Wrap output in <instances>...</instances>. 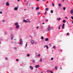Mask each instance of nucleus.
<instances>
[{"label": "nucleus", "mask_w": 73, "mask_h": 73, "mask_svg": "<svg viewBox=\"0 0 73 73\" xmlns=\"http://www.w3.org/2000/svg\"><path fill=\"white\" fill-rule=\"evenodd\" d=\"M51 28H52V29H53V27H51Z\"/></svg>", "instance_id": "obj_64"}, {"label": "nucleus", "mask_w": 73, "mask_h": 73, "mask_svg": "<svg viewBox=\"0 0 73 73\" xmlns=\"http://www.w3.org/2000/svg\"><path fill=\"white\" fill-rule=\"evenodd\" d=\"M60 27H61V25H60Z\"/></svg>", "instance_id": "obj_56"}, {"label": "nucleus", "mask_w": 73, "mask_h": 73, "mask_svg": "<svg viewBox=\"0 0 73 73\" xmlns=\"http://www.w3.org/2000/svg\"><path fill=\"white\" fill-rule=\"evenodd\" d=\"M72 24H73V21H72Z\"/></svg>", "instance_id": "obj_59"}, {"label": "nucleus", "mask_w": 73, "mask_h": 73, "mask_svg": "<svg viewBox=\"0 0 73 73\" xmlns=\"http://www.w3.org/2000/svg\"><path fill=\"white\" fill-rule=\"evenodd\" d=\"M67 36H69V33H68L67 34Z\"/></svg>", "instance_id": "obj_32"}, {"label": "nucleus", "mask_w": 73, "mask_h": 73, "mask_svg": "<svg viewBox=\"0 0 73 73\" xmlns=\"http://www.w3.org/2000/svg\"><path fill=\"white\" fill-rule=\"evenodd\" d=\"M60 69H62V68L60 67Z\"/></svg>", "instance_id": "obj_57"}, {"label": "nucleus", "mask_w": 73, "mask_h": 73, "mask_svg": "<svg viewBox=\"0 0 73 73\" xmlns=\"http://www.w3.org/2000/svg\"><path fill=\"white\" fill-rule=\"evenodd\" d=\"M42 58H41L40 59V62H42Z\"/></svg>", "instance_id": "obj_21"}, {"label": "nucleus", "mask_w": 73, "mask_h": 73, "mask_svg": "<svg viewBox=\"0 0 73 73\" xmlns=\"http://www.w3.org/2000/svg\"><path fill=\"white\" fill-rule=\"evenodd\" d=\"M57 20H59V21H60V20H61V18H57Z\"/></svg>", "instance_id": "obj_11"}, {"label": "nucleus", "mask_w": 73, "mask_h": 73, "mask_svg": "<svg viewBox=\"0 0 73 73\" xmlns=\"http://www.w3.org/2000/svg\"><path fill=\"white\" fill-rule=\"evenodd\" d=\"M38 15H40V12H38Z\"/></svg>", "instance_id": "obj_33"}, {"label": "nucleus", "mask_w": 73, "mask_h": 73, "mask_svg": "<svg viewBox=\"0 0 73 73\" xmlns=\"http://www.w3.org/2000/svg\"><path fill=\"white\" fill-rule=\"evenodd\" d=\"M71 17L72 18L71 19H72V20H73V17L72 16Z\"/></svg>", "instance_id": "obj_38"}, {"label": "nucleus", "mask_w": 73, "mask_h": 73, "mask_svg": "<svg viewBox=\"0 0 73 73\" xmlns=\"http://www.w3.org/2000/svg\"><path fill=\"white\" fill-rule=\"evenodd\" d=\"M63 23H66V21L65 20H63Z\"/></svg>", "instance_id": "obj_12"}, {"label": "nucleus", "mask_w": 73, "mask_h": 73, "mask_svg": "<svg viewBox=\"0 0 73 73\" xmlns=\"http://www.w3.org/2000/svg\"><path fill=\"white\" fill-rule=\"evenodd\" d=\"M20 44L21 45L23 44V40L22 39H21Z\"/></svg>", "instance_id": "obj_1"}, {"label": "nucleus", "mask_w": 73, "mask_h": 73, "mask_svg": "<svg viewBox=\"0 0 73 73\" xmlns=\"http://www.w3.org/2000/svg\"><path fill=\"white\" fill-rule=\"evenodd\" d=\"M50 13H53V10H51L50 11Z\"/></svg>", "instance_id": "obj_22"}, {"label": "nucleus", "mask_w": 73, "mask_h": 73, "mask_svg": "<svg viewBox=\"0 0 73 73\" xmlns=\"http://www.w3.org/2000/svg\"><path fill=\"white\" fill-rule=\"evenodd\" d=\"M63 9V10L65 11V9H66V8L65 7H63L62 8Z\"/></svg>", "instance_id": "obj_18"}, {"label": "nucleus", "mask_w": 73, "mask_h": 73, "mask_svg": "<svg viewBox=\"0 0 73 73\" xmlns=\"http://www.w3.org/2000/svg\"><path fill=\"white\" fill-rule=\"evenodd\" d=\"M62 1H63V2H64V0H62Z\"/></svg>", "instance_id": "obj_53"}, {"label": "nucleus", "mask_w": 73, "mask_h": 73, "mask_svg": "<svg viewBox=\"0 0 73 73\" xmlns=\"http://www.w3.org/2000/svg\"><path fill=\"white\" fill-rule=\"evenodd\" d=\"M30 68L32 70H33V68L31 66H30Z\"/></svg>", "instance_id": "obj_8"}, {"label": "nucleus", "mask_w": 73, "mask_h": 73, "mask_svg": "<svg viewBox=\"0 0 73 73\" xmlns=\"http://www.w3.org/2000/svg\"><path fill=\"white\" fill-rule=\"evenodd\" d=\"M46 11H48V10H49V8H46Z\"/></svg>", "instance_id": "obj_19"}, {"label": "nucleus", "mask_w": 73, "mask_h": 73, "mask_svg": "<svg viewBox=\"0 0 73 73\" xmlns=\"http://www.w3.org/2000/svg\"><path fill=\"white\" fill-rule=\"evenodd\" d=\"M38 27H36V29H38Z\"/></svg>", "instance_id": "obj_50"}, {"label": "nucleus", "mask_w": 73, "mask_h": 73, "mask_svg": "<svg viewBox=\"0 0 73 73\" xmlns=\"http://www.w3.org/2000/svg\"><path fill=\"white\" fill-rule=\"evenodd\" d=\"M5 59L6 60H8V58H5Z\"/></svg>", "instance_id": "obj_35"}, {"label": "nucleus", "mask_w": 73, "mask_h": 73, "mask_svg": "<svg viewBox=\"0 0 73 73\" xmlns=\"http://www.w3.org/2000/svg\"><path fill=\"white\" fill-rule=\"evenodd\" d=\"M38 57H40V54H39L38 55H37Z\"/></svg>", "instance_id": "obj_28"}, {"label": "nucleus", "mask_w": 73, "mask_h": 73, "mask_svg": "<svg viewBox=\"0 0 73 73\" xmlns=\"http://www.w3.org/2000/svg\"><path fill=\"white\" fill-rule=\"evenodd\" d=\"M47 29L48 31H50V27L49 26Z\"/></svg>", "instance_id": "obj_2"}, {"label": "nucleus", "mask_w": 73, "mask_h": 73, "mask_svg": "<svg viewBox=\"0 0 73 73\" xmlns=\"http://www.w3.org/2000/svg\"><path fill=\"white\" fill-rule=\"evenodd\" d=\"M64 27H65V24L64 23L63 24L62 28V29H64Z\"/></svg>", "instance_id": "obj_5"}, {"label": "nucleus", "mask_w": 73, "mask_h": 73, "mask_svg": "<svg viewBox=\"0 0 73 73\" xmlns=\"http://www.w3.org/2000/svg\"><path fill=\"white\" fill-rule=\"evenodd\" d=\"M35 44H37V43H36V42H35Z\"/></svg>", "instance_id": "obj_58"}, {"label": "nucleus", "mask_w": 73, "mask_h": 73, "mask_svg": "<svg viewBox=\"0 0 73 73\" xmlns=\"http://www.w3.org/2000/svg\"><path fill=\"white\" fill-rule=\"evenodd\" d=\"M16 60L17 61H19V59H16Z\"/></svg>", "instance_id": "obj_43"}, {"label": "nucleus", "mask_w": 73, "mask_h": 73, "mask_svg": "<svg viewBox=\"0 0 73 73\" xmlns=\"http://www.w3.org/2000/svg\"><path fill=\"white\" fill-rule=\"evenodd\" d=\"M19 23L17 22H16V23H15V25H16V26H17V25H18Z\"/></svg>", "instance_id": "obj_6"}, {"label": "nucleus", "mask_w": 73, "mask_h": 73, "mask_svg": "<svg viewBox=\"0 0 73 73\" xmlns=\"http://www.w3.org/2000/svg\"><path fill=\"white\" fill-rule=\"evenodd\" d=\"M58 29H60V26H59L58 28Z\"/></svg>", "instance_id": "obj_41"}, {"label": "nucleus", "mask_w": 73, "mask_h": 73, "mask_svg": "<svg viewBox=\"0 0 73 73\" xmlns=\"http://www.w3.org/2000/svg\"><path fill=\"white\" fill-rule=\"evenodd\" d=\"M52 6L53 7H54V3H52Z\"/></svg>", "instance_id": "obj_30"}, {"label": "nucleus", "mask_w": 73, "mask_h": 73, "mask_svg": "<svg viewBox=\"0 0 73 73\" xmlns=\"http://www.w3.org/2000/svg\"><path fill=\"white\" fill-rule=\"evenodd\" d=\"M46 1V0H43V1Z\"/></svg>", "instance_id": "obj_52"}, {"label": "nucleus", "mask_w": 73, "mask_h": 73, "mask_svg": "<svg viewBox=\"0 0 73 73\" xmlns=\"http://www.w3.org/2000/svg\"><path fill=\"white\" fill-rule=\"evenodd\" d=\"M23 22H25V23H27V21L25 20H23Z\"/></svg>", "instance_id": "obj_17"}, {"label": "nucleus", "mask_w": 73, "mask_h": 73, "mask_svg": "<svg viewBox=\"0 0 73 73\" xmlns=\"http://www.w3.org/2000/svg\"><path fill=\"white\" fill-rule=\"evenodd\" d=\"M37 1H39L40 0H36Z\"/></svg>", "instance_id": "obj_60"}, {"label": "nucleus", "mask_w": 73, "mask_h": 73, "mask_svg": "<svg viewBox=\"0 0 73 73\" xmlns=\"http://www.w3.org/2000/svg\"><path fill=\"white\" fill-rule=\"evenodd\" d=\"M13 38V37H12L11 38V40H12Z\"/></svg>", "instance_id": "obj_46"}, {"label": "nucleus", "mask_w": 73, "mask_h": 73, "mask_svg": "<svg viewBox=\"0 0 73 73\" xmlns=\"http://www.w3.org/2000/svg\"><path fill=\"white\" fill-rule=\"evenodd\" d=\"M33 62H34V63L35 62V60H33Z\"/></svg>", "instance_id": "obj_31"}, {"label": "nucleus", "mask_w": 73, "mask_h": 73, "mask_svg": "<svg viewBox=\"0 0 73 73\" xmlns=\"http://www.w3.org/2000/svg\"><path fill=\"white\" fill-rule=\"evenodd\" d=\"M51 60H53V58L52 57L51 59Z\"/></svg>", "instance_id": "obj_34"}, {"label": "nucleus", "mask_w": 73, "mask_h": 73, "mask_svg": "<svg viewBox=\"0 0 73 73\" xmlns=\"http://www.w3.org/2000/svg\"><path fill=\"white\" fill-rule=\"evenodd\" d=\"M0 14H2L3 13L1 11L0 12Z\"/></svg>", "instance_id": "obj_44"}, {"label": "nucleus", "mask_w": 73, "mask_h": 73, "mask_svg": "<svg viewBox=\"0 0 73 73\" xmlns=\"http://www.w3.org/2000/svg\"><path fill=\"white\" fill-rule=\"evenodd\" d=\"M39 8H40L39 7H37L36 8V10H37L38 9H39Z\"/></svg>", "instance_id": "obj_14"}, {"label": "nucleus", "mask_w": 73, "mask_h": 73, "mask_svg": "<svg viewBox=\"0 0 73 73\" xmlns=\"http://www.w3.org/2000/svg\"><path fill=\"white\" fill-rule=\"evenodd\" d=\"M25 11H26V9H25Z\"/></svg>", "instance_id": "obj_63"}, {"label": "nucleus", "mask_w": 73, "mask_h": 73, "mask_svg": "<svg viewBox=\"0 0 73 73\" xmlns=\"http://www.w3.org/2000/svg\"><path fill=\"white\" fill-rule=\"evenodd\" d=\"M46 12H45L44 13V15H46Z\"/></svg>", "instance_id": "obj_45"}, {"label": "nucleus", "mask_w": 73, "mask_h": 73, "mask_svg": "<svg viewBox=\"0 0 73 73\" xmlns=\"http://www.w3.org/2000/svg\"><path fill=\"white\" fill-rule=\"evenodd\" d=\"M53 48H54V49H55V48H56V47L55 46H53Z\"/></svg>", "instance_id": "obj_27"}, {"label": "nucleus", "mask_w": 73, "mask_h": 73, "mask_svg": "<svg viewBox=\"0 0 73 73\" xmlns=\"http://www.w3.org/2000/svg\"><path fill=\"white\" fill-rule=\"evenodd\" d=\"M45 47H46V46H44V48H45Z\"/></svg>", "instance_id": "obj_49"}, {"label": "nucleus", "mask_w": 73, "mask_h": 73, "mask_svg": "<svg viewBox=\"0 0 73 73\" xmlns=\"http://www.w3.org/2000/svg\"><path fill=\"white\" fill-rule=\"evenodd\" d=\"M58 6H59V7H61V6H62V5H61V4L59 3L58 4Z\"/></svg>", "instance_id": "obj_20"}, {"label": "nucleus", "mask_w": 73, "mask_h": 73, "mask_svg": "<svg viewBox=\"0 0 73 73\" xmlns=\"http://www.w3.org/2000/svg\"><path fill=\"white\" fill-rule=\"evenodd\" d=\"M44 18H45V16H44Z\"/></svg>", "instance_id": "obj_62"}, {"label": "nucleus", "mask_w": 73, "mask_h": 73, "mask_svg": "<svg viewBox=\"0 0 73 73\" xmlns=\"http://www.w3.org/2000/svg\"><path fill=\"white\" fill-rule=\"evenodd\" d=\"M31 44H33L35 43V40H31Z\"/></svg>", "instance_id": "obj_3"}, {"label": "nucleus", "mask_w": 73, "mask_h": 73, "mask_svg": "<svg viewBox=\"0 0 73 73\" xmlns=\"http://www.w3.org/2000/svg\"><path fill=\"white\" fill-rule=\"evenodd\" d=\"M14 49H17V48H16V47H14Z\"/></svg>", "instance_id": "obj_37"}, {"label": "nucleus", "mask_w": 73, "mask_h": 73, "mask_svg": "<svg viewBox=\"0 0 73 73\" xmlns=\"http://www.w3.org/2000/svg\"><path fill=\"white\" fill-rule=\"evenodd\" d=\"M28 42H27L26 44V45H25V48H26V47H27V44Z\"/></svg>", "instance_id": "obj_23"}, {"label": "nucleus", "mask_w": 73, "mask_h": 73, "mask_svg": "<svg viewBox=\"0 0 73 73\" xmlns=\"http://www.w3.org/2000/svg\"><path fill=\"white\" fill-rule=\"evenodd\" d=\"M2 21H3V22H5V20H3Z\"/></svg>", "instance_id": "obj_47"}, {"label": "nucleus", "mask_w": 73, "mask_h": 73, "mask_svg": "<svg viewBox=\"0 0 73 73\" xmlns=\"http://www.w3.org/2000/svg\"><path fill=\"white\" fill-rule=\"evenodd\" d=\"M17 9H18V8L17 7H15L14 8L15 10L16 11L17 10Z\"/></svg>", "instance_id": "obj_13"}, {"label": "nucleus", "mask_w": 73, "mask_h": 73, "mask_svg": "<svg viewBox=\"0 0 73 73\" xmlns=\"http://www.w3.org/2000/svg\"><path fill=\"white\" fill-rule=\"evenodd\" d=\"M20 26L19 25H17V26H16V29H19V27Z\"/></svg>", "instance_id": "obj_4"}, {"label": "nucleus", "mask_w": 73, "mask_h": 73, "mask_svg": "<svg viewBox=\"0 0 73 73\" xmlns=\"http://www.w3.org/2000/svg\"><path fill=\"white\" fill-rule=\"evenodd\" d=\"M49 45H50V46H51V44H49Z\"/></svg>", "instance_id": "obj_51"}, {"label": "nucleus", "mask_w": 73, "mask_h": 73, "mask_svg": "<svg viewBox=\"0 0 73 73\" xmlns=\"http://www.w3.org/2000/svg\"><path fill=\"white\" fill-rule=\"evenodd\" d=\"M6 5L7 6H8L9 5V3H8V2H7L6 3Z\"/></svg>", "instance_id": "obj_10"}, {"label": "nucleus", "mask_w": 73, "mask_h": 73, "mask_svg": "<svg viewBox=\"0 0 73 73\" xmlns=\"http://www.w3.org/2000/svg\"><path fill=\"white\" fill-rule=\"evenodd\" d=\"M46 21H48V19H46Z\"/></svg>", "instance_id": "obj_39"}, {"label": "nucleus", "mask_w": 73, "mask_h": 73, "mask_svg": "<svg viewBox=\"0 0 73 73\" xmlns=\"http://www.w3.org/2000/svg\"><path fill=\"white\" fill-rule=\"evenodd\" d=\"M46 47H47V49H48L49 48V47L48 46H46Z\"/></svg>", "instance_id": "obj_25"}, {"label": "nucleus", "mask_w": 73, "mask_h": 73, "mask_svg": "<svg viewBox=\"0 0 73 73\" xmlns=\"http://www.w3.org/2000/svg\"><path fill=\"white\" fill-rule=\"evenodd\" d=\"M41 39H42V40L44 39V37H43V36H42L41 37Z\"/></svg>", "instance_id": "obj_24"}, {"label": "nucleus", "mask_w": 73, "mask_h": 73, "mask_svg": "<svg viewBox=\"0 0 73 73\" xmlns=\"http://www.w3.org/2000/svg\"><path fill=\"white\" fill-rule=\"evenodd\" d=\"M40 28L41 29H42V28H43V26H40Z\"/></svg>", "instance_id": "obj_26"}, {"label": "nucleus", "mask_w": 73, "mask_h": 73, "mask_svg": "<svg viewBox=\"0 0 73 73\" xmlns=\"http://www.w3.org/2000/svg\"><path fill=\"white\" fill-rule=\"evenodd\" d=\"M30 37L32 38V37H31V36H30Z\"/></svg>", "instance_id": "obj_61"}, {"label": "nucleus", "mask_w": 73, "mask_h": 73, "mask_svg": "<svg viewBox=\"0 0 73 73\" xmlns=\"http://www.w3.org/2000/svg\"><path fill=\"white\" fill-rule=\"evenodd\" d=\"M65 18L66 19H68V17H65Z\"/></svg>", "instance_id": "obj_48"}, {"label": "nucleus", "mask_w": 73, "mask_h": 73, "mask_svg": "<svg viewBox=\"0 0 73 73\" xmlns=\"http://www.w3.org/2000/svg\"><path fill=\"white\" fill-rule=\"evenodd\" d=\"M50 72L51 73H53V72H52V71H50Z\"/></svg>", "instance_id": "obj_40"}, {"label": "nucleus", "mask_w": 73, "mask_h": 73, "mask_svg": "<svg viewBox=\"0 0 73 73\" xmlns=\"http://www.w3.org/2000/svg\"><path fill=\"white\" fill-rule=\"evenodd\" d=\"M48 39H49V38H46L45 39V41H48Z\"/></svg>", "instance_id": "obj_9"}, {"label": "nucleus", "mask_w": 73, "mask_h": 73, "mask_svg": "<svg viewBox=\"0 0 73 73\" xmlns=\"http://www.w3.org/2000/svg\"><path fill=\"white\" fill-rule=\"evenodd\" d=\"M42 24H44L45 23H42Z\"/></svg>", "instance_id": "obj_54"}, {"label": "nucleus", "mask_w": 73, "mask_h": 73, "mask_svg": "<svg viewBox=\"0 0 73 73\" xmlns=\"http://www.w3.org/2000/svg\"><path fill=\"white\" fill-rule=\"evenodd\" d=\"M12 29H13V28H12V27L10 28V30H12Z\"/></svg>", "instance_id": "obj_36"}, {"label": "nucleus", "mask_w": 73, "mask_h": 73, "mask_svg": "<svg viewBox=\"0 0 73 73\" xmlns=\"http://www.w3.org/2000/svg\"><path fill=\"white\" fill-rule=\"evenodd\" d=\"M47 72H49V70H47Z\"/></svg>", "instance_id": "obj_42"}, {"label": "nucleus", "mask_w": 73, "mask_h": 73, "mask_svg": "<svg viewBox=\"0 0 73 73\" xmlns=\"http://www.w3.org/2000/svg\"><path fill=\"white\" fill-rule=\"evenodd\" d=\"M40 66L38 65H36L35 66V67L36 68H38V67H39Z\"/></svg>", "instance_id": "obj_7"}, {"label": "nucleus", "mask_w": 73, "mask_h": 73, "mask_svg": "<svg viewBox=\"0 0 73 73\" xmlns=\"http://www.w3.org/2000/svg\"><path fill=\"white\" fill-rule=\"evenodd\" d=\"M29 56H30V55L29 54H28L27 55V57H29Z\"/></svg>", "instance_id": "obj_29"}, {"label": "nucleus", "mask_w": 73, "mask_h": 73, "mask_svg": "<svg viewBox=\"0 0 73 73\" xmlns=\"http://www.w3.org/2000/svg\"><path fill=\"white\" fill-rule=\"evenodd\" d=\"M20 0H18L17 1H20Z\"/></svg>", "instance_id": "obj_55"}, {"label": "nucleus", "mask_w": 73, "mask_h": 73, "mask_svg": "<svg viewBox=\"0 0 73 73\" xmlns=\"http://www.w3.org/2000/svg\"><path fill=\"white\" fill-rule=\"evenodd\" d=\"M57 66H56L55 67V69H56V70H57Z\"/></svg>", "instance_id": "obj_16"}, {"label": "nucleus", "mask_w": 73, "mask_h": 73, "mask_svg": "<svg viewBox=\"0 0 73 73\" xmlns=\"http://www.w3.org/2000/svg\"><path fill=\"white\" fill-rule=\"evenodd\" d=\"M70 12V13L71 14H73V10H71Z\"/></svg>", "instance_id": "obj_15"}]
</instances>
